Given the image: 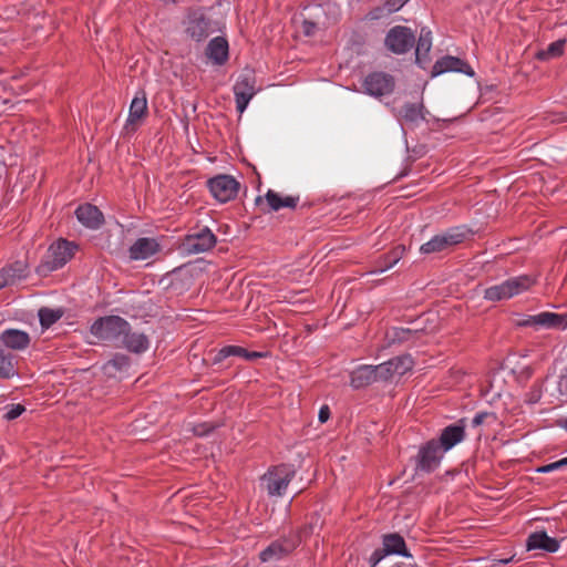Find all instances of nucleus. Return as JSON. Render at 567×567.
I'll return each mask as SVG.
<instances>
[{"label":"nucleus","instance_id":"obj_1","mask_svg":"<svg viewBox=\"0 0 567 567\" xmlns=\"http://www.w3.org/2000/svg\"><path fill=\"white\" fill-rule=\"evenodd\" d=\"M295 476L296 470L292 465L279 464L269 467L260 480L269 496L280 497L286 493Z\"/></svg>","mask_w":567,"mask_h":567},{"label":"nucleus","instance_id":"obj_2","mask_svg":"<svg viewBox=\"0 0 567 567\" xmlns=\"http://www.w3.org/2000/svg\"><path fill=\"white\" fill-rule=\"evenodd\" d=\"M130 330V323L118 316H106L95 320L90 331L102 341L116 342Z\"/></svg>","mask_w":567,"mask_h":567},{"label":"nucleus","instance_id":"obj_3","mask_svg":"<svg viewBox=\"0 0 567 567\" xmlns=\"http://www.w3.org/2000/svg\"><path fill=\"white\" fill-rule=\"evenodd\" d=\"M468 233V229L464 226L449 228L445 231L435 235L429 241L424 243L420 247V251L424 255L445 251L463 243L466 239Z\"/></svg>","mask_w":567,"mask_h":567},{"label":"nucleus","instance_id":"obj_4","mask_svg":"<svg viewBox=\"0 0 567 567\" xmlns=\"http://www.w3.org/2000/svg\"><path fill=\"white\" fill-rule=\"evenodd\" d=\"M233 91H234V95H235L236 110L238 111V113L243 114L245 112V110L247 109L251 99L259 91L256 87L255 74L250 71L241 73L237 78V80L234 84Z\"/></svg>","mask_w":567,"mask_h":567},{"label":"nucleus","instance_id":"obj_5","mask_svg":"<svg viewBox=\"0 0 567 567\" xmlns=\"http://www.w3.org/2000/svg\"><path fill=\"white\" fill-rule=\"evenodd\" d=\"M74 254V246L68 240H59L52 244L41 268L44 271H54L62 268Z\"/></svg>","mask_w":567,"mask_h":567},{"label":"nucleus","instance_id":"obj_6","mask_svg":"<svg viewBox=\"0 0 567 567\" xmlns=\"http://www.w3.org/2000/svg\"><path fill=\"white\" fill-rule=\"evenodd\" d=\"M517 327H533L535 329H566L567 315L544 311L537 315L524 316L516 321Z\"/></svg>","mask_w":567,"mask_h":567},{"label":"nucleus","instance_id":"obj_7","mask_svg":"<svg viewBox=\"0 0 567 567\" xmlns=\"http://www.w3.org/2000/svg\"><path fill=\"white\" fill-rule=\"evenodd\" d=\"M364 93L373 97L390 95L395 87L394 78L385 72L377 71L369 73L362 83Z\"/></svg>","mask_w":567,"mask_h":567},{"label":"nucleus","instance_id":"obj_8","mask_svg":"<svg viewBox=\"0 0 567 567\" xmlns=\"http://www.w3.org/2000/svg\"><path fill=\"white\" fill-rule=\"evenodd\" d=\"M444 452L439 445L437 441L430 440L424 445H422L419 450V453L415 457L417 472L431 473L435 471L442 458Z\"/></svg>","mask_w":567,"mask_h":567},{"label":"nucleus","instance_id":"obj_9","mask_svg":"<svg viewBox=\"0 0 567 567\" xmlns=\"http://www.w3.org/2000/svg\"><path fill=\"white\" fill-rule=\"evenodd\" d=\"M147 114L148 107L146 93L145 91L141 90L136 92L135 96L131 102L128 116L123 127L125 134H134L141 126L143 120L147 116Z\"/></svg>","mask_w":567,"mask_h":567},{"label":"nucleus","instance_id":"obj_10","mask_svg":"<svg viewBox=\"0 0 567 567\" xmlns=\"http://www.w3.org/2000/svg\"><path fill=\"white\" fill-rule=\"evenodd\" d=\"M210 194L220 203L234 199L239 190V183L230 175H218L207 182Z\"/></svg>","mask_w":567,"mask_h":567},{"label":"nucleus","instance_id":"obj_11","mask_svg":"<svg viewBox=\"0 0 567 567\" xmlns=\"http://www.w3.org/2000/svg\"><path fill=\"white\" fill-rule=\"evenodd\" d=\"M216 31L215 23L202 11H193L186 21V33L195 41L200 42Z\"/></svg>","mask_w":567,"mask_h":567},{"label":"nucleus","instance_id":"obj_12","mask_svg":"<svg viewBox=\"0 0 567 567\" xmlns=\"http://www.w3.org/2000/svg\"><path fill=\"white\" fill-rule=\"evenodd\" d=\"M299 196H281L279 193L268 189L265 196L256 197V205L262 213L278 212L281 208H296Z\"/></svg>","mask_w":567,"mask_h":567},{"label":"nucleus","instance_id":"obj_13","mask_svg":"<svg viewBox=\"0 0 567 567\" xmlns=\"http://www.w3.org/2000/svg\"><path fill=\"white\" fill-rule=\"evenodd\" d=\"M414 41L415 37L411 29L402 25L392 28L385 37L386 48L396 54L408 52L413 47Z\"/></svg>","mask_w":567,"mask_h":567},{"label":"nucleus","instance_id":"obj_14","mask_svg":"<svg viewBox=\"0 0 567 567\" xmlns=\"http://www.w3.org/2000/svg\"><path fill=\"white\" fill-rule=\"evenodd\" d=\"M216 241L214 233L208 227H204L188 234L184 239L183 247L188 254H200L210 250Z\"/></svg>","mask_w":567,"mask_h":567},{"label":"nucleus","instance_id":"obj_15","mask_svg":"<svg viewBox=\"0 0 567 567\" xmlns=\"http://www.w3.org/2000/svg\"><path fill=\"white\" fill-rule=\"evenodd\" d=\"M298 544V537L275 540L260 553L259 558L262 563L279 560L291 553Z\"/></svg>","mask_w":567,"mask_h":567},{"label":"nucleus","instance_id":"obj_16","mask_svg":"<svg viewBox=\"0 0 567 567\" xmlns=\"http://www.w3.org/2000/svg\"><path fill=\"white\" fill-rule=\"evenodd\" d=\"M465 439V420L447 425L441 432L437 441L443 452H447Z\"/></svg>","mask_w":567,"mask_h":567},{"label":"nucleus","instance_id":"obj_17","mask_svg":"<svg viewBox=\"0 0 567 567\" xmlns=\"http://www.w3.org/2000/svg\"><path fill=\"white\" fill-rule=\"evenodd\" d=\"M161 249L159 243L155 238L141 237L128 248L131 260H145L156 255Z\"/></svg>","mask_w":567,"mask_h":567},{"label":"nucleus","instance_id":"obj_18","mask_svg":"<svg viewBox=\"0 0 567 567\" xmlns=\"http://www.w3.org/2000/svg\"><path fill=\"white\" fill-rule=\"evenodd\" d=\"M445 72H460L473 76V69L463 60L446 55L435 62L432 70V75L436 76Z\"/></svg>","mask_w":567,"mask_h":567},{"label":"nucleus","instance_id":"obj_19","mask_svg":"<svg viewBox=\"0 0 567 567\" xmlns=\"http://www.w3.org/2000/svg\"><path fill=\"white\" fill-rule=\"evenodd\" d=\"M395 116L400 122L405 123L410 126H419L425 121V110L422 102L417 103H405L399 111L395 112Z\"/></svg>","mask_w":567,"mask_h":567},{"label":"nucleus","instance_id":"obj_20","mask_svg":"<svg viewBox=\"0 0 567 567\" xmlns=\"http://www.w3.org/2000/svg\"><path fill=\"white\" fill-rule=\"evenodd\" d=\"M76 219L86 228L97 229L104 223L101 210L91 204L80 205L75 209Z\"/></svg>","mask_w":567,"mask_h":567},{"label":"nucleus","instance_id":"obj_21","mask_svg":"<svg viewBox=\"0 0 567 567\" xmlns=\"http://www.w3.org/2000/svg\"><path fill=\"white\" fill-rule=\"evenodd\" d=\"M231 355L244 358L247 361H254L260 358H266L268 353L259 351H249L239 346H226L216 353L214 358V363H219Z\"/></svg>","mask_w":567,"mask_h":567},{"label":"nucleus","instance_id":"obj_22","mask_svg":"<svg viewBox=\"0 0 567 567\" xmlns=\"http://www.w3.org/2000/svg\"><path fill=\"white\" fill-rule=\"evenodd\" d=\"M528 550L542 549L547 553H556L559 549V540L550 537L546 532L532 533L526 543Z\"/></svg>","mask_w":567,"mask_h":567},{"label":"nucleus","instance_id":"obj_23","mask_svg":"<svg viewBox=\"0 0 567 567\" xmlns=\"http://www.w3.org/2000/svg\"><path fill=\"white\" fill-rule=\"evenodd\" d=\"M228 42L223 37H216L208 42L207 56L217 65H223L228 60Z\"/></svg>","mask_w":567,"mask_h":567},{"label":"nucleus","instance_id":"obj_24","mask_svg":"<svg viewBox=\"0 0 567 567\" xmlns=\"http://www.w3.org/2000/svg\"><path fill=\"white\" fill-rule=\"evenodd\" d=\"M2 343L13 350H23L30 343V337L25 331L18 329H7L0 336Z\"/></svg>","mask_w":567,"mask_h":567},{"label":"nucleus","instance_id":"obj_25","mask_svg":"<svg viewBox=\"0 0 567 567\" xmlns=\"http://www.w3.org/2000/svg\"><path fill=\"white\" fill-rule=\"evenodd\" d=\"M374 382L375 374L370 364L359 365L350 374V384L353 389H362Z\"/></svg>","mask_w":567,"mask_h":567},{"label":"nucleus","instance_id":"obj_26","mask_svg":"<svg viewBox=\"0 0 567 567\" xmlns=\"http://www.w3.org/2000/svg\"><path fill=\"white\" fill-rule=\"evenodd\" d=\"M121 342L124 348L135 353L145 352L150 347L148 338L144 333L131 332V329L123 334Z\"/></svg>","mask_w":567,"mask_h":567},{"label":"nucleus","instance_id":"obj_27","mask_svg":"<svg viewBox=\"0 0 567 567\" xmlns=\"http://www.w3.org/2000/svg\"><path fill=\"white\" fill-rule=\"evenodd\" d=\"M382 543L384 554L411 557V554L406 550L405 542L401 535L396 533L386 534L383 536Z\"/></svg>","mask_w":567,"mask_h":567},{"label":"nucleus","instance_id":"obj_28","mask_svg":"<svg viewBox=\"0 0 567 567\" xmlns=\"http://www.w3.org/2000/svg\"><path fill=\"white\" fill-rule=\"evenodd\" d=\"M509 297L513 298L529 290L535 284L536 278L529 275H520L505 280Z\"/></svg>","mask_w":567,"mask_h":567},{"label":"nucleus","instance_id":"obj_29","mask_svg":"<svg viewBox=\"0 0 567 567\" xmlns=\"http://www.w3.org/2000/svg\"><path fill=\"white\" fill-rule=\"evenodd\" d=\"M432 48L431 31L426 28H422L415 49V60L419 65L424 68V64L429 61V52Z\"/></svg>","mask_w":567,"mask_h":567},{"label":"nucleus","instance_id":"obj_30","mask_svg":"<svg viewBox=\"0 0 567 567\" xmlns=\"http://www.w3.org/2000/svg\"><path fill=\"white\" fill-rule=\"evenodd\" d=\"M408 0H383L382 4L373 8L369 12V18L371 20H379L384 17L390 16L393 12L399 11Z\"/></svg>","mask_w":567,"mask_h":567},{"label":"nucleus","instance_id":"obj_31","mask_svg":"<svg viewBox=\"0 0 567 567\" xmlns=\"http://www.w3.org/2000/svg\"><path fill=\"white\" fill-rule=\"evenodd\" d=\"M388 361L393 377L404 375L406 372L411 371L414 365V361L410 354L398 355Z\"/></svg>","mask_w":567,"mask_h":567},{"label":"nucleus","instance_id":"obj_32","mask_svg":"<svg viewBox=\"0 0 567 567\" xmlns=\"http://www.w3.org/2000/svg\"><path fill=\"white\" fill-rule=\"evenodd\" d=\"M403 254H404L403 246L395 247L393 250H391L389 254L384 255L380 259L378 267L372 272H374V274L383 272V271L392 268L394 265H396L399 262V260L402 258Z\"/></svg>","mask_w":567,"mask_h":567},{"label":"nucleus","instance_id":"obj_33","mask_svg":"<svg viewBox=\"0 0 567 567\" xmlns=\"http://www.w3.org/2000/svg\"><path fill=\"white\" fill-rule=\"evenodd\" d=\"M484 299L488 301H501L511 299L509 293L507 291L506 282L503 281L499 285L486 288L484 290Z\"/></svg>","mask_w":567,"mask_h":567},{"label":"nucleus","instance_id":"obj_34","mask_svg":"<svg viewBox=\"0 0 567 567\" xmlns=\"http://www.w3.org/2000/svg\"><path fill=\"white\" fill-rule=\"evenodd\" d=\"M565 44L566 40L564 39L551 42L546 50L539 51L537 53V59L545 61L560 56L564 53Z\"/></svg>","mask_w":567,"mask_h":567},{"label":"nucleus","instance_id":"obj_35","mask_svg":"<svg viewBox=\"0 0 567 567\" xmlns=\"http://www.w3.org/2000/svg\"><path fill=\"white\" fill-rule=\"evenodd\" d=\"M38 315L43 328L51 327L62 317V312L60 310H53L50 308H41Z\"/></svg>","mask_w":567,"mask_h":567},{"label":"nucleus","instance_id":"obj_36","mask_svg":"<svg viewBox=\"0 0 567 567\" xmlns=\"http://www.w3.org/2000/svg\"><path fill=\"white\" fill-rule=\"evenodd\" d=\"M130 367V358L125 354H115L104 367L107 372L112 370L125 371Z\"/></svg>","mask_w":567,"mask_h":567},{"label":"nucleus","instance_id":"obj_37","mask_svg":"<svg viewBox=\"0 0 567 567\" xmlns=\"http://www.w3.org/2000/svg\"><path fill=\"white\" fill-rule=\"evenodd\" d=\"M373 373L375 374V382L388 381L393 378V373L389 365V361L378 365H372Z\"/></svg>","mask_w":567,"mask_h":567},{"label":"nucleus","instance_id":"obj_38","mask_svg":"<svg viewBox=\"0 0 567 567\" xmlns=\"http://www.w3.org/2000/svg\"><path fill=\"white\" fill-rule=\"evenodd\" d=\"M496 420V416L494 413L491 412H478L475 414V416L472 420V426L477 427L482 424L494 422Z\"/></svg>","mask_w":567,"mask_h":567},{"label":"nucleus","instance_id":"obj_39","mask_svg":"<svg viewBox=\"0 0 567 567\" xmlns=\"http://www.w3.org/2000/svg\"><path fill=\"white\" fill-rule=\"evenodd\" d=\"M16 374H17V372L13 368L11 360H6L3 362H0V378L10 379Z\"/></svg>","mask_w":567,"mask_h":567},{"label":"nucleus","instance_id":"obj_40","mask_svg":"<svg viewBox=\"0 0 567 567\" xmlns=\"http://www.w3.org/2000/svg\"><path fill=\"white\" fill-rule=\"evenodd\" d=\"M24 411L25 408L22 404H11L7 413L4 414V419L8 421H12L19 417Z\"/></svg>","mask_w":567,"mask_h":567},{"label":"nucleus","instance_id":"obj_41","mask_svg":"<svg viewBox=\"0 0 567 567\" xmlns=\"http://www.w3.org/2000/svg\"><path fill=\"white\" fill-rule=\"evenodd\" d=\"M561 470L559 461L543 465L536 470L537 473H549L553 471Z\"/></svg>","mask_w":567,"mask_h":567},{"label":"nucleus","instance_id":"obj_42","mask_svg":"<svg viewBox=\"0 0 567 567\" xmlns=\"http://www.w3.org/2000/svg\"><path fill=\"white\" fill-rule=\"evenodd\" d=\"M410 336L411 330L409 329L399 328L394 330V338L400 342L409 340Z\"/></svg>","mask_w":567,"mask_h":567},{"label":"nucleus","instance_id":"obj_43","mask_svg":"<svg viewBox=\"0 0 567 567\" xmlns=\"http://www.w3.org/2000/svg\"><path fill=\"white\" fill-rule=\"evenodd\" d=\"M316 30H317V24L312 21H308V20H305L303 23H302V32L310 37V35H313L316 33Z\"/></svg>","mask_w":567,"mask_h":567},{"label":"nucleus","instance_id":"obj_44","mask_svg":"<svg viewBox=\"0 0 567 567\" xmlns=\"http://www.w3.org/2000/svg\"><path fill=\"white\" fill-rule=\"evenodd\" d=\"M388 554H384V549L380 550V549H377L372 553V555L370 556V563L372 565V567L377 566L382 559L384 556H386Z\"/></svg>","mask_w":567,"mask_h":567},{"label":"nucleus","instance_id":"obj_45","mask_svg":"<svg viewBox=\"0 0 567 567\" xmlns=\"http://www.w3.org/2000/svg\"><path fill=\"white\" fill-rule=\"evenodd\" d=\"M330 417V410L327 405H323L319 411V421L324 423Z\"/></svg>","mask_w":567,"mask_h":567},{"label":"nucleus","instance_id":"obj_46","mask_svg":"<svg viewBox=\"0 0 567 567\" xmlns=\"http://www.w3.org/2000/svg\"><path fill=\"white\" fill-rule=\"evenodd\" d=\"M9 285L8 277L4 272L0 274V289Z\"/></svg>","mask_w":567,"mask_h":567},{"label":"nucleus","instance_id":"obj_47","mask_svg":"<svg viewBox=\"0 0 567 567\" xmlns=\"http://www.w3.org/2000/svg\"><path fill=\"white\" fill-rule=\"evenodd\" d=\"M202 427H203V426L195 427V429H194V433H195L196 435H204V434H206V433H207V431L203 430Z\"/></svg>","mask_w":567,"mask_h":567},{"label":"nucleus","instance_id":"obj_48","mask_svg":"<svg viewBox=\"0 0 567 567\" xmlns=\"http://www.w3.org/2000/svg\"><path fill=\"white\" fill-rule=\"evenodd\" d=\"M560 386L567 392V374L561 379Z\"/></svg>","mask_w":567,"mask_h":567},{"label":"nucleus","instance_id":"obj_49","mask_svg":"<svg viewBox=\"0 0 567 567\" xmlns=\"http://www.w3.org/2000/svg\"><path fill=\"white\" fill-rule=\"evenodd\" d=\"M558 461H559V464H560L561 468L567 467V456L561 458V460H558Z\"/></svg>","mask_w":567,"mask_h":567},{"label":"nucleus","instance_id":"obj_50","mask_svg":"<svg viewBox=\"0 0 567 567\" xmlns=\"http://www.w3.org/2000/svg\"><path fill=\"white\" fill-rule=\"evenodd\" d=\"M6 357H4V353H3V350L0 348V362H3L6 361Z\"/></svg>","mask_w":567,"mask_h":567},{"label":"nucleus","instance_id":"obj_51","mask_svg":"<svg viewBox=\"0 0 567 567\" xmlns=\"http://www.w3.org/2000/svg\"><path fill=\"white\" fill-rule=\"evenodd\" d=\"M0 567H3V566L0 564Z\"/></svg>","mask_w":567,"mask_h":567}]
</instances>
